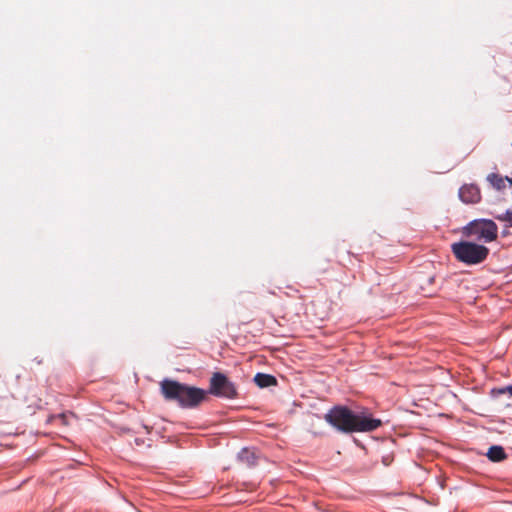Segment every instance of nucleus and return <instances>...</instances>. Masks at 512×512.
<instances>
[{
  "mask_svg": "<svg viewBox=\"0 0 512 512\" xmlns=\"http://www.w3.org/2000/svg\"><path fill=\"white\" fill-rule=\"evenodd\" d=\"M238 458L244 464L248 466H253L256 463L257 456L253 450L244 448L239 452Z\"/></svg>",
  "mask_w": 512,
  "mask_h": 512,
  "instance_id": "obj_9",
  "label": "nucleus"
},
{
  "mask_svg": "<svg viewBox=\"0 0 512 512\" xmlns=\"http://www.w3.org/2000/svg\"><path fill=\"white\" fill-rule=\"evenodd\" d=\"M459 197L464 203L474 204L480 201L481 194L477 186L466 184L460 188Z\"/></svg>",
  "mask_w": 512,
  "mask_h": 512,
  "instance_id": "obj_6",
  "label": "nucleus"
},
{
  "mask_svg": "<svg viewBox=\"0 0 512 512\" xmlns=\"http://www.w3.org/2000/svg\"><path fill=\"white\" fill-rule=\"evenodd\" d=\"M208 393L227 399H234L238 396L237 388L226 375L221 372L213 373L209 382Z\"/></svg>",
  "mask_w": 512,
  "mask_h": 512,
  "instance_id": "obj_5",
  "label": "nucleus"
},
{
  "mask_svg": "<svg viewBox=\"0 0 512 512\" xmlns=\"http://www.w3.org/2000/svg\"><path fill=\"white\" fill-rule=\"evenodd\" d=\"M488 181L491 185L497 190H503L505 188V183L508 182L512 185V179L509 177H501L498 174L492 173L488 176Z\"/></svg>",
  "mask_w": 512,
  "mask_h": 512,
  "instance_id": "obj_8",
  "label": "nucleus"
},
{
  "mask_svg": "<svg viewBox=\"0 0 512 512\" xmlns=\"http://www.w3.org/2000/svg\"><path fill=\"white\" fill-rule=\"evenodd\" d=\"M455 258L466 265H476L486 260L489 249L474 242L460 241L451 245Z\"/></svg>",
  "mask_w": 512,
  "mask_h": 512,
  "instance_id": "obj_3",
  "label": "nucleus"
},
{
  "mask_svg": "<svg viewBox=\"0 0 512 512\" xmlns=\"http://www.w3.org/2000/svg\"><path fill=\"white\" fill-rule=\"evenodd\" d=\"M502 393H508L510 396H512V384L505 387L503 390H501Z\"/></svg>",
  "mask_w": 512,
  "mask_h": 512,
  "instance_id": "obj_12",
  "label": "nucleus"
},
{
  "mask_svg": "<svg viewBox=\"0 0 512 512\" xmlns=\"http://www.w3.org/2000/svg\"><path fill=\"white\" fill-rule=\"evenodd\" d=\"M160 390L167 401H175L182 408L199 406L207 399L208 394L204 389L170 379H164L160 382Z\"/></svg>",
  "mask_w": 512,
  "mask_h": 512,
  "instance_id": "obj_2",
  "label": "nucleus"
},
{
  "mask_svg": "<svg viewBox=\"0 0 512 512\" xmlns=\"http://www.w3.org/2000/svg\"><path fill=\"white\" fill-rule=\"evenodd\" d=\"M487 457L493 462H500L506 459L507 455L501 446H492L487 452Z\"/></svg>",
  "mask_w": 512,
  "mask_h": 512,
  "instance_id": "obj_10",
  "label": "nucleus"
},
{
  "mask_svg": "<svg viewBox=\"0 0 512 512\" xmlns=\"http://www.w3.org/2000/svg\"><path fill=\"white\" fill-rule=\"evenodd\" d=\"M497 230V225L492 220H475L463 228V234L491 242L497 238Z\"/></svg>",
  "mask_w": 512,
  "mask_h": 512,
  "instance_id": "obj_4",
  "label": "nucleus"
},
{
  "mask_svg": "<svg viewBox=\"0 0 512 512\" xmlns=\"http://www.w3.org/2000/svg\"><path fill=\"white\" fill-rule=\"evenodd\" d=\"M327 423L343 433L372 432L382 425L380 419L366 413H354L345 406H334L324 416Z\"/></svg>",
  "mask_w": 512,
  "mask_h": 512,
  "instance_id": "obj_1",
  "label": "nucleus"
},
{
  "mask_svg": "<svg viewBox=\"0 0 512 512\" xmlns=\"http://www.w3.org/2000/svg\"><path fill=\"white\" fill-rule=\"evenodd\" d=\"M499 221L507 223L508 226L512 227V210H507L505 213L496 217Z\"/></svg>",
  "mask_w": 512,
  "mask_h": 512,
  "instance_id": "obj_11",
  "label": "nucleus"
},
{
  "mask_svg": "<svg viewBox=\"0 0 512 512\" xmlns=\"http://www.w3.org/2000/svg\"><path fill=\"white\" fill-rule=\"evenodd\" d=\"M254 382L260 388H266L277 384V380L270 374L257 373L254 377Z\"/></svg>",
  "mask_w": 512,
  "mask_h": 512,
  "instance_id": "obj_7",
  "label": "nucleus"
}]
</instances>
